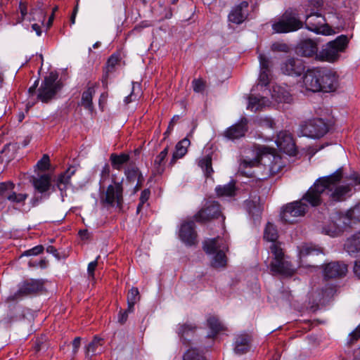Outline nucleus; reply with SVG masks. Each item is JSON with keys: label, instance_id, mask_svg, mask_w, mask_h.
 <instances>
[{"label": "nucleus", "instance_id": "nucleus-32", "mask_svg": "<svg viewBox=\"0 0 360 360\" xmlns=\"http://www.w3.org/2000/svg\"><path fill=\"white\" fill-rule=\"evenodd\" d=\"M140 300V295L138 288H131L127 294V303L128 307L126 310V314H131L134 312V304Z\"/></svg>", "mask_w": 360, "mask_h": 360}, {"label": "nucleus", "instance_id": "nucleus-7", "mask_svg": "<svg viewBox=\"0 0 360 360\" xmlns=\"http://www.w3.org/2000/svg\"><path fill=\"white\" fill-rule=\"evenodd\" d=\"M58 75L56 72H51L44 77L38 89L37 98L43 103L51 100L56 93L61 89V84L58 81Z\"/></svg>", "mask_w": 360, "mask_h": 360}, {"label": "nucleus", "instance_id": "nucleus-10", "mask_svg": "<svg viewBox=\"0 0 360 360\" xmlns=\"http://www.w3.org/2000/svg\"><path fill=\"white\" fill-rule=\"evenodd\" d=\"M300 134L311 139H319L326 134L328 127L322 119H313L302 123Z\"/></svg>", "mask_w": 360, "mask_h": 360}, {"label": "nucleus", "instance_id": "nucleus-27", "mask_svg": "<svg viewBox=\"0 0 360 360\" xmlns=\"http://www.w3.org/2000/svg\"><path fill=\"white\" fill-rule=\"evenodd\" d=\"M75 167H70L65 172L58 176L56 180V186L61 192L62 197H63V193H65L70 183V179L75 174Z\"/></svg>", "mask_w": 360, "mask_h": 360}, {"label": "nucleus", "instance_id": "nucleus-6", "mask_svg": "<svg viewBox=\"0 0 360 360\" xmlns=\"http://www.w3.org/2000/svg\"><path fill=\"white\" fill-rule=\"evenodd\" d=\"M348 43L345 35H340L334 41L328 43L322 50L316 54V58L322 61L333 62L339 57V53L343 51Z\"/></svg>", "mask_w": 360, "mask_h": 360}, {"label": "nucleus", "instance_id": "nucleus-39", "mask_svg": "<svg viewBox=\"0 0 360 360\" xmlns=\"http://www.w3.org/2000/svg\"><path fill=\"white\" fill-rule=\"evenodd\" d=\"M118 62H119V58L117 56H115V55H112L108 60L107 66H106L107 70H106L105 75L104 76V78L102 80V82L103 84H105V85L107 84L106 80H107V77H108V72H112L115 66L118 63Z\"/></svg>", "mask_w": 360, "mask_h": 360}, {"label": "nucleus", "instance_id": "nucleus-60", "mask_svg": "<svg viewBox=\"0 0 360 360\" xmlns=\"http://www.w3.org/2000/svg\"><path fill=\"white\" fill-rule=\"evenodd\" d=\"M20 9L21 15H22V19L23 20L25 18V15L27 13V7H26V6L25 4H20Z\"/></svg>", "mask_w": 360, "mask_h": 360}, {"label": "nucleus", "instance_id": "nucleus-57", "mask_svg": "<svg viewBox=\"0 0 360 360\" xmlns=\"http://www.w3.org/2000/svg\"><path fill=\"white\" fill-rule=\"evenodd\" d=\"M353 271L355 276L360 278V259L354 262Z\"/></svg>", "mask_w": 360, "mask_h": 360}, {"label": "nucleus", "instance_id": "nucleus-58", "mask_svg": "<svg viewBox=\"0 0 360 360\" xmlns=\"http://www.w3.org/2000/svg\"><path fill=\"white\" fill-rule=\"evenodd\" d=\"M81 338L79 337L75 338L72 341L73 353H77L80 347Z\"/></svg>", "mask_w": 360, "mask_h": 360}, {"label": "nucleus", "instance_id": "nucleus-5", "mask_svg": "<svg viewBox=\"0 0 360 360\" xmlns=\"http://www.w3.org/2000/svg\"><path fill=\"white\" fill-rule=\"evenodd\" d=\"M270 250L274 257L271 263V271L276 274L290 276L294 274L292 264L285 259L282 248L278 243H272Z\"/></svg>", "mask_w": 360, "mask_h": 360}, {"label": "nucleus", "instance_id": "nucleus-38", "mask_svg": "<svg viewBox=\"0 0 360 360\" xmlns=\"http://www.w3.org/2000/svg\"><path fill=\"white\" fill-rule=\"evenodd\" d=\"M14 188V184L11 181L0 183V197L8 200V196L11 195Z\"/></svg>", "mask_w": 360, "mask_h": 360}, {"label": "nucleus", "instance_id": "nucleus-15", "mask_svg": "<svg viewBox=\"0 0 360 360\" xmlns=\"http://www.w3.org/2000/svg\"><path fill=\"white\" fill-rule=\"evenodd\" d=\"M347 271V265L342 262H331L323 267V275L326 279L343 278Z\"/></svg>", "mask_w": 360, "mask_h": 360}, {"label": "nucleus", "instance_id": "nucleus-24", "mask_svg": "<svg viewBox=\"0 0 360 360\" xmlns=\"http://www.w3.org/2000/svg\"><path fill=\"white\" fill-rule=\"evenodd\" d=\"M318 51L316 43L312 39H304L301 41L297 46L299 54L304 57H311L316 56Z\"/></svg>", "mask_w": 360, "mask_h": 360}, {"label": "nucleus", "instance_id": "nucleus-44", "mask_svg": "<svg viewBox=\"0 0 360 360\" xmlns=\"http://www.w3.org/2000/svg\"><path fill=\"white\" fill-rule=\"evenodd\" d=\"M36 166L41 171L48 169L50 166L49 156L47 154H44L41 159L37 162Z\"/></svg>", "mask_w": 360, "mask_h": 360}, {"label": "nucleus", "instance_id": "nucleus-61", "mask_svg": "<svg viewBox=\"0 0 360 360\" xmlns=\"http://www.w3.org/2000/svg\"><path fill=\"white\" fill-rule=\"evenodd\" d=\"M32 28L34 31L36 32V34L37 36H40L41 34V27L38 24H37V23L33 24L32 25Z\"/></svg>", "mask_w": 360, "mask_h": 360}, {"label": "nucleus", "instance_id": "nucleus-8", "mask_svg": "<svg viewBox=\"0 0 360 360\" xmlns=\"http://www.w3.org/2000/svg\"><path fill=\"white\" fill-rule=\"evenodd\" d=\"M101 204L106 207L120 209L123 203V188L121 183L114 182L109 185L100 195Z\"/></svg>", "mask_w": 360, "mask_h": 360}, {"label": "nucleus", "instance_id": "nucleus-12", "mask_svg": "<svg viewBox=\"0 0 360 360\" xmlns=\"http://www.w3.org/2000/svg\"><path fill=\"white\" fill-rule=\"evenodd\" d=\"M302 26V22L295 15L285 13L272 25V28L276 32L287 33L296 31Z\"/></svg>", "mask_w": 360, "mask_h": 360}, {"label": "nucleus", "instance_id": "nucleus-56", "mask_svg": "<svg viewBox=\"0 0 360 360\" xmlns=\"http://www.w3.org/2000/svg\"><path fill=\"white\" fill-rule=\"evenodd\" d=\"M261 125L270 129H274L275 126V122L271 118L265 117L261 120Z\"/></svg>", "mask_w": 360, "mask_h": 360}, {"label": "nucleus", "instance_id": "nucleus-25", "mask_svg": "<svg viewBox=\"0 0 360 360\" xmlns=\"http://www.w3.org/2000/svg\"><path fill=\"white\" fill-rule=\"evenodd\" d=\"M31 181L34 188L41 193L48 191L51 186V178L48 174L33 176Z\"/></svg>", "mask_w": 360, "mask_h": 360}, {"label": "nucleus", "instance_id": "nucleus-23", "mask_svg": "<svg viewBox=\"0 0 360 360\" xmlns=\"http://www.w3.org/2000/svg\"><path fill=\"white\" fill-rule=\"evenodd\" d=\"M248 1H243L233 8L229 15V21L236 24H240L245 21L248 17Z\"/></svg>", "mask_w": 360, "mask_h": 360}, {"label": "nucleus", "instance_id": "nucleus-26", "mask_svg": "<svg viewBox=\"0 0 360 360\" xmlns=\"http://www.w3.org/2000/svg\"><path fill=\"white\" fill-rule=\"evenodd\" d=\"M251 337L248 333L238 334L234 341V352L240 354L247 352L250 347Z\"/></svg>", "mask_w": 360, "mask_h": 360}, {"label": "nucleus", "instance_id": "nucleus-34", "mask_svg": "<svg viewBox=\"0 0 360 360\" xmlns=\"http://www.w3.org/2000/svg\"><path fill=\"white\" fill-rule=\"evenodd\" d=\"M235 185L233 183L230 182L224 186H218L216 187L215 191L218 196L229 197L234 195Z\"/></svg>", "mask_w": 360, "mask_h": 360}, {"label": "nucleus", "instance_id": "nucleus-55", "mask_svg": "<svg viewBox=\"0 0 360 360\" xmlns=\"http://www.w3.org/2000/svg\"><path fill=\"white\" fill-rule=\"evenodd\" d=\"M126 174H127V179H129L130 181L134 180L136 177H138L139 179L140 178V174L137 169H129L126 172Z\"/></svg>", "mask_w": 360, "mask_h": 360}, {"label": "nucleus", "instance_id": "nucleus-2", "mask_svg": "<svg viewBox=\"0 0 360 360\" xmlns=\"http://www.w3.org/2000/svg\"><path fill=\"white\" fill-rule=\"evenodd\" d=\"M275 150L266 147L259 148L260 155L253 159H243L238 168V172L243 175L252 177L255 176V172L252 171L254 167L264 166V174L262 179H266L272 175L278 173L284 167V162L279 155L274 153Z\"/></svg>", "mask_w": 360, "mask_h": 360}, {"label": "nucleus", "instance_id": "nucleus-11", "mask_svg": "<svg viewBox=\"0 0 360 360\" xmlns=\"http://www.w3.org/2000/svg\"><path fill=\"white\" fill-rule=\"evenodd\" d=\"M304 23L307 30L316 34L330 35L335 33L331 27L326 22L325 18L318 13H314L307 15Z\"/></svg>", "mask_w": 360, "mask_h": 360}, {"label": "nucleus", "instance_id": "nucleus-1", "mask_svg": "<svg viewBox=\"0 0 360 360\" xmlns=\"http://www.w3.org/2000/svg\"><path fill=\"white\" fill-rule=\"evenodd\" d=\"M341 178V172L338 171L332 175L317 179L300 200L289 203L283 207L281 214L282 219L285 222L293 223L295 218L306 214L309 206L319 205L324 195L333 201L345 200L351 188L347 184H339Z\"/></svg>", "mask_w": 360, "mask_h": 360}, {"label": "nucleus", "instance_id": "nucleus-17", "mask_svg": "<svg viewBox=\"0 0 360 360\" xmlns=\"http://www.w3.org/2000/svg\"><path fill=\"white\" fill-rule=\"evenodd\" d=\"M303 61L299 58H288L281 65V72L290 76H299L304 70Z\"/></svg>", "mask_w": 360, "mask_h": 360}, {"label": "nucleus", "instance_id": "nucleus-30", "mask_svg": "<svg viewBox=\"0 0 360 360\" xmlns=\"http://www.w3.org/2000/svg\"><path fill=\"white\" fill-rule=\"evenodd\" d=\"M322 253V250L312 244H303L299 247V257L301 262L308 256H315Z\"/></svg>", "mask_w": 360, "mask_h": 360}, {"label": "nucleus", "instance_id": "nucleus-49", "mask_svg": "<svg viewBox=\"0 0 360 360\" xmlns=\"http://www.w3.org/2000/svg\"><path fill=\"white\" fill-rule=\"evenodd\" d=\"M259 60L261 71H269V59L264 55L260 54L259 56Z\"/></svg>", "mask_w": 360, "mask_h": 360}, {"label": "nucleus", "instance_id": "nucleus-42", "mask_svg": "<svg viewBox=\"0 0 360 360\" xmlns=\"http://www.w3.org/2000/svg\"><path fill=\"white\" fill-rule=\"evenodd\" d=\"M184 360H205V359L197 350L191 349L185 353Z\"/></svg>", "mask_w": 360, "mask_h": 360}, {"label": "nucleus", "instance_id": "nucleus-63", "mask_svg": "<svg viewBox=\"0 0 360 360\" xmlns=\"http://www.w3.org/2000/svg\"><path fill=\"white\" fill-rule=\"evenodd\" d=\"M38 84H39V80L37 79L34 82V84L29 88L28 92L30 94H33L34 93V91L38 86Z\"/></svg>", "mask_w": 360, "mask_h": 360}, {"label": "nucleus", "instance_id": "nucleus-33", "mask_svg": "<svg viewBox=\"0 0 360 360\" xmlns=\"http://www.w3.org/2000/svg\"><path fill=\"white\" fill-rule=\"evenodd\" d=\"M168 146H167L165 148H164L163 150H162L160 154L155 158L154 160V172L156 174H160L164 171V161L166 158L167 154H168Z\"/></svg>", "mask_w": 360, "mask_h": 360}, {"label": "nucleus", "instance_id": "nucleus-48", "mask_svg": "<svg viewBox=\"0 0 360 360\" xmlns=\"http://www.w3.org/2000/svg\"><path fill=\"white\" fill-rule=\"evenodd\" d=\"M270 81L269 71H261L258 85L266 86Z\"/></svg>", "mask_w": 360, "mask_h": 360}, {"label": "nucleus", "instance_id": "nucleus-18", "mask_svg": "<svg viewBox=\"0 0 360 360\" xmlns=\"http://www.w3.org/2000/svg\"><path fill=\"white\" fill-rule=\"evenodd\" d=\"M276 143L280 150L289 155L296 154L295 143L292 139V135L286 131H280L277 135Z\"/></svg>", "mask_w": 360, "mask_h": 360}, {"label": "nucleus", "instance_id": "nucleus-62", "mask_svg": "<svg viewBox=\"0 0 360 360\" xmlns=\"http://www.w3.org/2000/svg\"><path fill=\"white\" fill-rule=\"evenodd\" d=\"M191 330V327L188 325H183L181 326L179 333H181L184 335L187 330Z\"/></svg>", "mask_w": 360, "mask_h": 360}, {"label": "nucleus", "instance_id": "nucleus-36", "mask_svg": "<svg viewBox=\"0 0 360 360\" xmlns=\"http://www.w3.org/2000/svg\"><path fill=\"white\" fill-rule=\"evenodd\" d=\"M199 166L203 170L205 175L209 177L213 173V169L212 167V158L210 155H205L198 162Z\"/></svg>", "mask_w": 360, "mask_h": 360}, {"label": "nucleus", "instance_id": "nucleus-47", "mask_svg": "<svg viewBox=\"0 0 360 360\" xmlns=\"http://www.w3.org/2000/svg\"><path fill=\"white\" fill-rule=\"evenodd\" d=\"M27 198V195L25 193H18L13 191L11 195L8 196V200L13 202H24Z\"/></svg>", "mask_w": 360, "mask_h": 360}, {"label": "nucleus", "instance_id": "nucleus-16", "mask_svg": "<svg viewBox=\"0 0 360 360\" xmlns=\"http://www.w3.org/2000/svg\"><path fill=\"white\" fill-rule=\"evenodd\" d=\"M221 214L220 206L215 201L207 202L204 207L195 215V220L199 222H206Z\"/></svg>", "mask_w": 360, "mask_h": 360}, {"label": "nucleus", "instance_id": "nucleus-64", "mask_svg": "<svg viewBox=\"0 0 360 360\" xmlns=\"http://www.w3.org/2000/svg\"><path fill=\"white\" fill-rule=\"evenodd\" d=\"M173 128H174V124L169 123L167 131L164 133L165 139H166L169 136V134L173 130Z\"/></svg>", "mask_w": 360, "mask_h": 360}, {"label": "nucleus", "instance_id": "nucleus-37", "mask_svg": "<svg viewBox=\"0 0 360 360\" xmlns=\"http://www.w3.org/2000/svg\"><path fill=\"white\" fill-rule=\"evenodd\" d=\"M264 238L268 241L276 243V240L278 238V232L274 224L268 223L266 226L264 233Z\"/></svg>", "mask_w": 360, "mask_h": 360}, {"label": "nucleus", "instance_id": "nucleus-21", "mask_svg": "<svg viewBox=\"0 0 360 360\" xmlns=\"http://www.w3.org/2000/svg\"><path fill=\"white\" fill-rule=\"evenodd\" d=\"M194 229L195 224L193 221L184 222L181 226L179 236L181 240L188 245L195 243L196 233Z\"/></svg>", "mask_w": 360, "mask_h": 360}, {"label": "nucleus", "instance_id": "nucleus-4", "mask_svg": "<svg viewBox=\"0 0 360 360\" xmlns=\"http://www.w3.org/2000/svg\"><path fill=\"white\" fill-rule=\"evenodd\" d=\"M203 249L207 254H214L211 261L212 266L216 269L226 266L227 260L225 251L228 250V245L223 238L217 237L205 240Z\"/></svg>", "mask_w": 360, "mask_h": 360}, {"label": "nucleus", "instance_id": "nucleus-28", "mask_svg": "<svg viewBox=\"0 0 360 360\" xmlns=\"http://www.w3.org/2000/svg\"><path fill=\"white\" fill-rule=\"evenodd\" d=\"M271 102L264 96H256L251 95L248 98V105L247 108L252 112L262 110L264 108L269 106Z\"/></svg>", "mask_w": 360, "mask_h": 360}, {"label": "nucleus", "instance_id": "nucleus-3", "mask_svg": "<svg viewBox=\"0 0 360 360\" xmlns=\"http://www.w3.org/2000/svg\"><path fill=\"white\" fill-rule=\"evenodd\" d=\"M302 86L312 92H331L338 87V78L335 72L328 69H309L302 77Z\"/></svg>", "mask_w": 360, "mask_h": 360}, {"label": "nucleus", "instance_id": "nucleus-40", "mask_svg": "<svg viewBox=\"0 0 360 360\" xmlns=\"http://www.w3.org/2000/svg\"><path fill=\"white\" fill-rule=\"evenodd\" d=\"M208 325L212 330V335L224 330V326L215 316L209 319Z\"/></svg>", "mask_w": 360, "mask_h": 360}, {"label": "nucleus", "instance_id": "nucleus-45", "mask_svg": "<svg viewBox=\"0 0 360 360\" xmlns=\"http://www.w3.org/2000/svg\"><path fill=\"white\" fill-rule=\"evenodd\" d=\"M150 192L148 189L143 190L140 196V202L137 206L136 212L139 213L144 205L145 203L147 202L149 196H150Z\"/></svg>", "mask_w": 360, "mask_h": 360}, {"label": "nucleus", "instance_id": "nucleus-13", "mask_svg": "<svg viewBox=\"0 0 360 360\" xmlns=\"http://www.w3.org/2000/svg\"><path fill=\"white\" fill-rule=\"evenodd\" d=\"M349 221L347 216L336 213L332 217V221L323 228V233L331 237L338 236L349 226Z\"/></svg>", "mask_w": 360, "mask_h": 360}, {"label": "nucleus", "instance_id": "nucleus-22", "mask_svg": "<svg viewBox=\"0 0 360 360\" xmlns=\"http://www.w3.org/2000/svg\"><path fill=\"white\" fill-rule=\"evenodd\" d=\"M344 250L352 257L360 256V231L346 239L344 243Z\"/></svg>", "mask_w": 360, "mask_h": 360}, {"label": "nucleus", "instance_id": "nucleus-51", "mask_svg": "<svg viewBox=\"0 0 360 360\" xmlns=\"http://www.w3.org/2000/svg\"><path fill=\"white\" fill-rule=\"evenodd\" d=\"M43 250H44V247L42 245H37L30 250L25 251L23 255H27V256L37 255L43 252Z\"/></svg>", "mask_w": 360, "mask_h": 360}, {"label": "nucleus", "instance_id": "nucleus-20", "mask_svg": "<svg viewBox=\"0 0 360 360\" xmlns=\"http://www.w3.org/2000/svg\"><path fill=\"white\" fill-rule=\"evenodd\" d=\"M248 131V120L243 117L240 121L229 127L224 132V135L230 140L240 139L245 136Z\"/></svg>", "mask_w": 360, "mask_h": 360}, {"label": "nucleus", "instance_id": "nucleus-31", "mask_svg": "<svg viewBox=\"0 0 360 360\" xmlns=\"http://www.w3.org/2000/svg\"><path fill=\"white\" fill-rule=\"evenodd\" d=\"M95 92V86L92 85L91 86H89L82 95L81 105L91 112L94 110L92 99Z\"/></svg>", "mask_w": 360, "mask_h": 360}, {"label": "nucleus", "instance_id": "nucleus-29", "mask_svg": "<svg viewBox=\"0 0 360 360\" xmlns=\"http://www.w3.org/2000/svg\"><path fill=\"white\" fill-rule=\"evenodd\" d=\"M190 143L191 142L187 137L176 143L175 151L169 162L170 165H174L178 159L183 158L186 154L187 148L190 146Z\"/></svg>", "mask_w": 360, "mask_h": 360}, {"label": "nucleus", "instance_id": "nucleus-14", "mask_svg": "<svg viewBox=\"0 0 360 360\" xmlns=\"http://www.w3.org/2000/svg\"><path fill=\"white\" fill-rule=\"evenodd\" d=\"M335 290L332 287H326L323 289L321 292H315L312 295V304L311 301L309 302V313L316 312L321 306H323L327 303L334 295Z\"/></svg>", "mask_w": 360, "mask_h": 360}, {"label": "nucleus", "instance_id": "nucleus-9", "mask_svg": "<svg viewBox=\"0 0 360 360\" xmlns=\"http://www.w3.org/2000/svg\"><path fill=\"white\" fill-rule=\"evenodd\" d=\"M44 290V282L41 280L30 279L18 284L16 292L11 294L8 300L15 301L25 297L32 295Z\"/></svg>", "mask_w": 360, "mask_h": 360}, {"label": "nucleus", "instance_id": "nucleus-46", "mask_svg": "<svg viewBox=\"0 0 360 360\" xmlns=\"http://www.w3.org/2000/svg\"><path fill=\"white\" fill-rule=\"evenodd\" d=\"M271 50L273 51L288 53L290 51V47L285 43L275 42L271 46Z\"/></svg>", "mask_w": 360, "mask_h": 360}, {"label": "nucleus", "instance_id": "nucleus-53", "mask_svg": "<svg viewBox=\"0 0 360 360\" xmlns=\"http://www.w3.org/2000/svg\"><path fill=\"white\" fill-rule=\"evenodd\" d=\"M360 338V324L349 334V343L352 344Z\"/></svg>", "mask_w": 360, "mask_h": 360}, {"label": "nucleus", "instance_id": "nucleus-43", "mask_svg": "<svg viewBox=\"0 0 360 360\" xmlns=\"http://www.w3.org/2000/svg\"><path fill=\"white\" fill-rule=\"evenodd\" d=\"M31 14L33 15V20H39L43 22L46 18V12L44 11L41 6H39L37 8L32 9Z\"/></svg>", "mask_w": 360, "mask_h": 360}, {"label": "nucleus", "instance_id": "nucleus-59", "mask_svg": "<svg viewBox=\"0 0 360 360\" xmlns=\"http://www.w3.org/2000/svg\"><path fill=\"white\" fill-rule=\"evenodd\" d=\"M107 98H108V94L106 92L101 94L100 98H99V105L100 106H101L102 104H104L106 102Z\"/></svg>", "mask_w": 360, "mask_h": 360}, {"label": "nucleus", "instance_id": "nucleus-19", "mask_svg": "<svg viewBox=\"0 0 360 360\" xmlns=\"http://www.w3.org/2000/svg\"><path fill=\"white\" fill-rule=\"evenodd\" d=\"M271 97L277 103L290 104L293 101L291 89L286 84H276L274 86L271 91Z\"/></svg>", "mask_w": 360, "mask_h": 360}, {"label": "nucleus", "instance_id": "nucleus-41", "mask_svg": "<svg viewBox=\"0 0 360 360\" xmlns=\"http://www.w3.org/2000/svg\"><path fill=\"white\" fill-rule=\"evenodd\" d=\"M103 339L98 336H95L93 340L86 347V352L88 354H95L98 346L102 345Z\"/></svg>", "mask_w": 360, "mask_h": 360}, {"label": "nucleus", "instance_id": "nucleus-50", "mask_svg": "<svg viewBox=\"0 0 360 360\" xmlns=\"http://www.w3.org/2000/svg\"><path fill=\"white\" fill-rule=\"evenodd\" d=\"M193 88L195 92H202L205 88L204 82L200 79H194L192 82Z\"/></svg>", "mask_w": 360, "mask_h": 360}, {"label": "nucleus", "instance_id": "nucleus-54", "mask_svg": "<svg viewBox=\"0 0 360 360\" xmlns=\"http://www.w3.org/2000/svg\"><path fill=\"white\" fill-rule=\"evenodd\" d=\"M349 217L360 220V202L350 210Z\"/></svg>", "mask_w": 360, "mask_h": 360}, {"label": "nucleus", "instance_id": "nucleus-35", "mask_svg": "<svg viewBox=\"0 0 360 360\" xmlns=\"http://www.w3.org/2000/svg\"><path fill=\"white\" fill-rule=\"evenodd\" d=\"M129 155L124 153H122L120 155H116L115 153H112L110 155L112 165L116 169H120L122 165L126 163L129 160Z\"/></svg>", "mask_w": 360, "mask_h": 360}, {"label": "nucleus", "instance_id": "nucleus-52", "mask_svg": "<svg viewBox=\"0 0 360 360\" xmlns=\"http://www.w3.org/2000/svg\"><path fill=\"white\" fill-rule=\"evenodd\" d=\"M98 258H99V256L97 257L96 260L90 262L88 265V268H87L88 274H89V277H91L92 279L94 277V271L98 265Z\"/></svg>", "mask_w": 360, "mask_h": 360}]
</instances>
